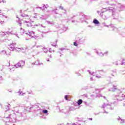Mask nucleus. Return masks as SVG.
<instances>
[{"mask_svg":"<svg viewBox=\"0 0 125 125\" xmlns=\"http://www.w3.org/2000/svg\"><path fill=\"white\" fill-rule=\"evenodd\" d=\"M22 116L23 114H22V112H20V111L16 114H14V111L12 110H7L5 113L6 119L10 118L12 122H14L15 120H17V119H18V117H22Z\"/></svg>","mask_w":125,"mask_h":125,"instance_id":"f257e3e1","label":"nucleus"},{"mask_svg":"<svg viewBox=\"0 0 125 125\" xmlns=\"http://www.w3.org/2000/svg\"><path fill=\"white\" fill-rule=\"evenodd\" d=\"M16 45V42H13L10 45H9V50L11 51H16V48L17 47H15ZM17 51H21L22 52H25L26 51V48H18Z\"/></svg>","mask_w":125,"mask_h":125,"instance_id":"f03ea898","label":"nucleus"},{"mask_svg":"<svg viewBox=\"0 0 125 125\" xmlns=\"http://www.w3.org/2000/svg\"><path fill=\"white\" fill-rule=\"evenodd\" d=\"M118 92V94L115 96L114 99L115 100H117V101H123V100H124L125 98V95L122 93L121 91L120 92Z\"/></svg>","mask_w":125,"mask_h":125,"instance_id":"7ed1b4c3","label":"nucleus"},{"mask_svg":"<svg viewBox=\"0 0 125 125\" xmlns=\"http://www.w3.org/2000/svg\"><path fill=\"white\" fill-rule=\"evenodd\" d=\"M102 108H103L104 109L105 113H107V114H108V112L106 111V109H108V110H113L114 104H105V103H104L103 105L102 106Z\"/></svg>","mask_w":125,"mask_h":125,"instance_id":"20e7f679","label":"nucleus"},{"mask_svg":"<svg viewBox=\"0 0 125 125\" xmlns=\"http://www.w3.org/2000/svg\"><path fill=\"white\" fill-rule=\"evenodd\" d=\"M25 65V61H21L17 64L14 65L13 67L10 68L11 71H14L15 68H22Z\"/></svg>","mask_w":125,"mask_h":125,"instance_id":"39448f33","label":"nucleus"},{"mask_svg":"<svg viewBox=\"0 0 125 125\" xmlns=\"http://www.w3.org/2000/svg\"><path fill=\"white\" fill-rule=\"evenodd\" d=\"M104 9H106V11H109L110 13L112 14V16L113 17H115V16H118V13H116V9L113 8V7H108L107 8H104Z\"/></svg>","mask_w":125,"mask_h":125,"instance_id":"423d86ee","label":"nucleus"},{"mask_svg":"<svg viewBox=\"0 0 125 125\" xmlns=\"http://www.w3.org/2000/svg\"><path fill=\"white\" fill-rule=\"evenodd\" d=\"M11 54V52H10V50L9 49H5V50H2L0 52V54L1 55H7V56H10V54Z\"/></svg>","mask_w":125,"mask_h":125,"instance_id":"0eeeda50","label":"nucleus"},{"mask_svg":"<svg viewBox=\"0 0 125 125\" xmlns=\"http://www.w3.org/2000/svg\"><path fill=\"white\" fill-rule=\"evenodd\" d=\"M108 91H111L114 92V91H117V92H121V90L117 88V86L113 85L112 87L108 89Z\"/></svg>","mask_w":125,"mask_h":125,"instance_id":"6e6552de","label":"nucleus"},{"mask_svg":"<svg viewBox=\"0 0 125 125\" xmlns=\"http://www.w3.org/2000/svg\"><path fill=\"white\" fill-rule=\"evenodd\" d=\"M37 48L39 47L40 49L43 51L44 53H47V52H48V51L51 52V48L47 49L44 47L43 48L42 46H37Z\"/></svg>","mask_w":125,"mask_h":125,"instance_id":"1a4fd4ad","label":"nucleus"},{"mask_svg":"<svg viewBox=\"0 0 125 125\" xmlns=\"http://www.w3.org/2000/svg\"><path fill=\"white\" fill-rule=\"evenodd\" d=\"M101 72H103V70H98L97 71H96V73L95 72H89V74L90 75H92V76H96L98 73H99L100 75H101Z\"/></svg>","mask_w":125,"mask_h":125,"instance_id":"9d476101","label":"nucleus"},{"mask_svg":"<svg viewBox=\"0 0 125 125\" xmlns=\"http://www.w3.org/2000/svg\"><path fill=\"white\" fill-rule=\"evenodd\" d=\"M26 35H28L29 36L30 38H34V36L35 35V32L33 31H29L28 33H25Z\"/></svg>","mask_w":125,"mask_h":125,"instance_id":"9b49d317","label":"nucleus"},{"mask_svg":"<svg viewBox=\"0 0 125 125\" xmlns=\"http://www.w3.org/2000/svg\"><path fill=\"white\" fill-rule=\"evenodd\" d=\"M21 16L22 17H24L25 19L27 18V19H29V20H30V21H32V20L31 19V17H30V16H29L28 15H26L25 14H22L21 15Z\"/></svg>","mask_w":125,"mask_h":125,"instance_id":"f8f14e48","label":"nucleus"},{"mask_svg":"<svg viewBox=\"0 0 125 125\" xmlns=\"http://www.w3.org/2000/svg\"><path fill=\"white\" fill-rule=\"evenodd\" d=\"M102 24L104 26V27H107V28H109V27H110L111 28H113V27H114V25L110 24L107 25L105 22H103Z\"/></svg>","mask_w":125,"mask_h":125,"instance_id":"ddd939ff","label":"nucleus"},{"mask_svg":"<svg viewBox=\"0 0 125 125\" xmlns=\"http://www.w3.org/2000/svg\"><path fill=\"white\" fill-rule=\"evenodd\" d=\"M86 17H87V16L86 15H83V14L80 15L79 16V18H80V19L81 20H83H83L86 19Z\"/></svg>","mask_w":125,"mask_h":125,"instance_id":"4468645a","label":"nucleus"},{"mask_svg":"<svg viewBox=\"0 0 125 125\" xmlns=\"http://www.w3.org/2000/svg\"><path fill=\"white\" fill-rule=\"evenodd\" d=\"M117 120L118 121V122H119V123L120 124H124V123H125V119H122V118L119 117L117 119Z\"/></svg>","mask_w":125,"mask_h":125,"instance_id":"2eb2a0df","label":"nucleus"},{"mask_svg":"<svg viewBox=\"0 0 125 125\" xmlns=\"http://www.w3.org/2000/svg\"><path fill=\"white\" fill-rule=\"evenodd\" d=\"M42 5L43 6L39 7V8H40V9H42V10H43L45 9V8H47V7H48V6L47 5H45L44 4H43Z\"/></svg>","mask_w":125,"mask_h":125,"instance_id":"dca6fc26","label":"nucleus"},{"mask_svg":"<svg viewBox=\"0 0 125 125\" xmlns=\"http://www.w3.org/2000/svg\"><path fill=\"white\" fill-rule=\"evenodd\" d=\"M14 114H15V115H16L17 113H18L20 111L19 109H18V107H14Z\"/></svg>","mask_w":125,"mask_h":125,"instance_id":"f3484780","label":"nucleus"},{"mask_svg":"<svg viewBox=\"0 0 125 125\" xmlns=\"http://www.w3.org/2000/svg\"><path fill=\"white\" fill-rule=\"evenodd\" d=\"M5 19H6V17H5V16L1 15L0 16V20L4 21Z\"/></svg>","mask_w":125,"mask_h":125,"instance_id":"a211bd4d","label":"nucleus"},{"mask_svg":"<svg viewBox=\"0 0 125 125\" xmlns=\"http://www.w3.org/2000/svg\"><path fill=\"white\" fill-rule=\"evenodd\" d=\"M96 53L99 55V56H101V57H103V56H104V54L103 53L99 52V51H96Z\"/></svg>","mask_w":125,"mask_h":125,"instance_id":"6ab92c4d","label":"nucleus"},{"mask_svg":"<svg viewBox=\"0 0 125 125\" xmlns=\"http://www.w3.org/2000/svg\"><path fill=\"white\" fill-rule=\"evenodd\" d=\"M93 23H94V24H95L96 25H98V24H99V21L95 19L93 21Z\"/></svg>","mask_w":125,"mask_h":125,"instance_id":"aec40b11","label":"nucleus"},{"mask_svg":"<svg viewBox=\"0 0 125 125\" xmlns=\"http://www.w3.org/2000/svg\"><path fill=\"white\" fill-rule=\"evenodd\" d=\"M82 103H83V100L82 99L79 100L77 102V104L78 105H79V106H80V105H81Z\"/></svg>","mask_w":125,"mask_h":125,"instance_id":"412c9836","label":"nucleus"},{"mask_svg":"<svg viewBox=\"0 0 125 125\" xmlns=\"http://www.w3.org/2000/svg\"><path fill=\"white\" fill-rule=\"evenodd\" d=\"M46 22L48 25H54V22L53 21H46Z\"/></svg>","mask_w":125,"mask_h":125,"instance_id":"4be33fe9","label":"nucleus"},{"mask_svg":"<svg viewBox=\"0 0 125 125\" xmlns=\"http://www.w3.org/2000/svg\"><path fill=\"white\" fill-rule=\"evenodd\" d=\"M19 93V95H20V96H22V95H24V94H25V93H23V92H22V91L20 90L18 92Z\"/></svg>","mask_w":125,"mask_h":125,"instance_id":"5701e85b","label":"nucleus"},{"mask_svg":"<svg viewBox=\"0 0 125 125\" xmlns=\"http://www.w3.org/2000/svg\"><path fill=\"white\" fill-rule=\"evenodd\" d=\"M35 65H41V63H40V61L39 60H37L35 62Z\"/></svg>","mask_w":125,"mask_h":125,"instance_id":"b1692460","label":"nucleus"},{"mask_svg":"<svg viewBox=\"0 0 125 125\" xmlns=\"http://www.w3.org/2000/svg\"><path fill=\"white\" fill-rule=\"evenodd\" d=\"M20 31H21V34H24V32H25V30L24 29H23V28H21Z\"/></svg>","mask_w":125,"mask_h":125,"instance_id":"393cba45","label":"nucleus"},{"mask_svg":"<svg viewBox=\"0 0 125 125\" xmlns=\"http://www.w3.org/2000/svg\"><path fill=\"white\" fill-rule=\"evenodd\" d=\"M42 112L44 113V114H47V113H48V111L46 109H44L42 110Z\"/></svg>","mask_w":125,"mask_h":125,"instance_id":"a878e982","label":"nucleus"},{"mask_svg":"<svg viewBox=\"0 0 125 125\" xmlns=\"http://www.w3.org/2000/svg\"><path fill=\"white\" fill-rule=\"evenodd\" d=\"M24 110H26V111H29L30 110H31V107H25Z\"/></svg>","mask_w":125,"mask_h":125,"instance_id":"bb28decb","label":"nucleus"},{"mask_svg":"<svg viewBox=\"0 0 125 125\" xmlns=\"http://www.w3.org/2000/svg\"><path fill=\"white\" fill-rule=\"evenodd\" d=\"M121 65H125V60H123L122 62V63H121Z\"/></svg>","mask_w":125,"mask_h":125,"instance_id":"cd10ccee","label":"nucleus"},{"mask_svg":"<svg viewBox=\"0 0 125 125\" xmlns=\"http://www.w3.org/2000/svg\"><path fill=\"white\" fill-rule=\"evenodd\" d=\"M108 53H109V52L108 51H106L104 53V55H108Z\"/></svg>","mask_w":125,"mask_h":125,"instance_id":"c85d7f7f","label":"nucleus"},{"mask_svg":"<svg viewBox=\"0 0 125 125\" xmlns=\"http://www.w3.org/2000/svg\"><path fill=\"white\" fill-rule=\"evenodd\" d=\"M18 24H19L20 26H21V25H22V22H21L20 21H19L18 22Z\"/></svg>","mask_w":125,"mask_h":125,"instance_id":"c756f323","label":"nucleus"},{"mask_svg":"<svg viewBox=\"0 0 125 125\" xmlns=\"http://www.w3.org/2000/svg\"><path fill=\"white\" fill-rule=\"evenodd\" d=\"M11 34H12V35H16V37H17L18 38H19V37H18V35L16 33H13V32H12L11 33Z\"/></svg>","mask_w":125,"mask_h":125,"instance_id":"7c9ffc66","label":"nucleus"},{"mask_svg":"<svg viewBox=\"0 0 125 125\" xmlns=\"http://www.w3.org/2000/svg\"><path fill=\"white\" fill-rule=\"evenodd\" d=\"M66 125H77V124L74 123V124H71L67 123Z\"/></svg>","mask_w":125,"mask_h":125,"instance_id":"2f4dec72","label":"nucleus"},{"mask_svg":"<svg viewBox=\"0 0 125 125\" xmlns=\"http://www.w3.org/2000/svg\"><path fill=\"white\" fill-rule=\"evenodd\" d=\"M104 11H103L102 12V13H101L100 14V16H101V17H102V16H103V13H104Z\"/></svg>","mask_w":125,"mask_h":125,"instance_id":"473e14b6","label":"nucleus"},{"mask_svg":"<svg viewBox=\"0 0 125 125\" xmlns=\"http://www.w3.org/2000/svg\"><path fill=\"white\" fill-rule=\"evenodd\" d=\"M116 73L115 72H113V73H111V76H113L114 77V76L116 75Z\"/></svg>","mask_w":125,"mask_h":125,"instance_id":"72a5a7b5","label":"nucleus"},{"mask_svg":"<svg viewBox=\"0 0 125 125\" xmlns=\"http://www.w3.org/2000/svg\"><path fill=\"white\" fill-rule=\"evenodd\" d=\"M56 45H56V43H54L52 44V46H54L55 47L56 46Z\"/></svg>","mask_w":125,"mask_h":125,"instance_id":"f704fd0d","label":"nucleus"},{"mask_svg":"<svg viewBox=\"0 0 125 125\" xmlns=\"http://www.w3.org/2000/svg\"><path fill=\"white\" fill-rule=\"evenodd\" d=\"M4 23V21L0 20V24H3Z\"/></svg>","mask_w":125,"mask_h":125,"instance_id":"c9c22d12","label":"nucleus"},{"mask_svg":"<svg viewBox=\"0 0 125 125\" xmlns=\"http://www.w3.org/2000/svg\"><path fill=\"white\" fill-rule=\"evenodd\" d=\"M74 45H75V46H78V43H77L76 42H74Z\"/></svg>","mask_w":125,"mask_h":125,"instance_id":"e433bc0d","label":"nucleus"},{"mask_svg":"<svg viewBox=\"0 0 125 125\" xmlns=\"http://www.w3.org/2000/svg\"><path fill=\"white\" fill-rule=\"evenodd\" d=\"M64 98L66 100H68V95H65Z\"/></svg>","mask_w":125,"mask_h":125,"instance_id":"4c0bfd02","label":"nucleus"},{"mask_svg":"<svg viewBox=\"0 0 125 125\" xmlns=\"http://www.w3.org/2000/svg\"><path fill=\"white\" fill-rule=\"evenodd\" d=\"M96 78H98V79H100L101 78V76H97V75H96Z\"/></svg>","mask_w":125,"mask_h":125,"instance_id":"58836bf2","label":"nucleus"},{"mask_svg":"<svg viewBox=\"0 0 125 125\" xmlns=\"http://www.w3.org/2000/svg\"><path fill=\"white\" fill-rule=\"evenodd\" d=\"M60 50H62H62H65V48H61L59 49Z\"/></svg>","mask_w":125,"mask_h":125,"instance_id":"ea45409f","label":"nucleus"},{"mask_svg":"<svg viewBox=\"0 0 125 125\" xmlns=\"http://www.w3.org/2000/svg\"><path fill=\"white\" fill-rule=\"evenodd\" d=\"M1 2L4 3L5 2L4 0H0V3H1Z\"/></svg>","mask_w":125,"mask_h":125,"instance_id":"a19ab883","label":"nucleus"},{"mask_svg":"<svg viewBox=\"0 0 125 125\" xmlns=\"http://www.w3.org/2000/svg\"><path fill=\"white\" fill-rule=\"evenodd\" d=\"M103 18L104 19H107V18H108V17H105V16H104V17H103Z\"/></svg>","mask_w":125,"mask_h":125,"instance_id":"79ce46f5","label":"nucleus"},{"mask_svg":"<svg viewBox=\"0 0 125 125\" xmlns=\"http://www.w3.org/2000/svg\"><path fill=\"white\" fill-rule=\"evenodd\" d=\"M99 93V90L98 89H96V93Z\"/></svg>","mask_w":125,"mask_h":125,"instance_id":"37998d69","label":"nucleus"},{"mask_svg":"<svg viewBox=\"0 0 125 125\" xmlns=\"http://www.w3.org/2000/svg\"><path fill=\"white\" fill-rule=\"evenodd\" d=\"M60 9H62V10H63V9H64V8H63V7H62V6H60Z\"/></svg>","mask_w":125,"mask_h":125,"instance_id":"c03bdc74","label":"nucleus"},{"mask_svg":"<svg viewBox=\"0 0 125 125\" xmlns=\"http://www.w3.org/2000/svg\"><path fill=\"white\" fill-rule=\"evenodd\" d=\"M31 65H32L33 66H34V65H36V63H35V62H32V63H31Z\"/></svg>","mask_w":125,"mask_h":125,"instance_id":"a18cd8bd","label":"nucleus"},{"mask_svg":"<svg viewBox=\"0 0 125 125\" xmlns=\"http://www.w3.org/2000/svg\"><path fill=\"white\" fill-rule=\"evenodd\" d=\"M2 36H5V33L2 32Z\"/></svg>","mask_w":125,"mask_h":125,"instance_id":"49530a36","label":"nucleus"},{"mask_svg":"<svg viewBox=\"0 0 125 125\" xmlns=\"http://www.w3.org/2000/svg\"><path fill=\"white\" fill-rule=\"evenodd\" d=\"M115 65L116 66H118V65H119V64L118 63V62H115Z\"/></svg>","mask_w":125,"mask_h":125,"instance_id":"de8ad7c7","label":"nucleus"},{"mask_svg":"<svg viewBox=\"0 0 125 125\" xmlns=\"http://www.w3.org/2000/svg\"><path fill=\"white\" fill-rule=\"evenodd\" d=\"M67 27H65L63 28L64 31H66L67 30Z\"/></svg>","mask_w":125,"mask_h":125,"instance_id":"09e8293b","label":"nucleus"},{"mask_svg":"<svg viewBox=\"0 0 125 125\" xmlns=\"http://www.w3.org/2000/svg\"><path fill=\"white\" fill-rule=\"evenodd\" d=\"M97 13H98V14H99L100 13V11H97Z\"/></svg>","mask_w":125,"mask_h":125,"instance_id":"8fccbe9b","label":"nucleus"},{"mask_svg":"<svg viewBox=\"0 0 125 125\" xmlns=\"http://www.w3.org/2000/svg\"><path fill=\"white\" fill-rule=\"evenodd\" d=\"M90 80V81H93V78H92V77H91Z\"/></svg>","mask_w":125,"mask_h":125,"instance_id":"3c124183","label":"nucleus"},{"mask_svg":"<svg viewBox=\"0 0 125 125\" xmlns=\"http://www.w3.org/2000/svg\"><path fill=\"white\" fill-rule=\"evenodd\" d=\"M84 96H85V97H87V95L86 94L84 95Z\"/></svg>","mask_w":125,"mask_h":125,"instance_id":"603ef678","label":"nucleus"},{"mask_svg":"<svg viewBox=\"0 0 125 125\" xmlns=\"http://www.w3.org/2000/svg\"><path fill=\"white\" fill-rule=\"evenodd\" d=\"M26 26H27V27H30V24H26Z\"/></svg>","mask_w":125,"mask_h":125,"instance_id":"864d4df0","label":"nucleus"},{"mask_svg":"<svg viewBox=\"0 0 125 125\" xmlns=\"http://www.w3.org/2000/svg\"><path fill=\"white\" fill-rule=\"evenodd\" d=\"M88 120H89L90 121H92V118H89Z\"/></svg>","mask_w":125,"mask_h":125,"instance_id":"5fc2aeb1","label":"nucleus"},{"mask_svg":"<svg viewBox=\"0 0 125 125\" xmlns=\"http://www.w3.org/2000/svg\"><path fill=\"white\" fill-rule=\"evenodd\" d=\"M24 23H28V21H24Z\"/></svg>","mask_w":125,"mask_h":125,"instance_id":"6e6d98bb","label":"nucleus"},{"mask_svg":"<svg viewBox=\"0 0 125 125\" xmlns=\"http://www.w3.org/2000/svg\"><path fill=\"white\" fill-rule=\"evenodd\" d=\"M7 106L8 109H9V104H8V105Z\"/></svg>","mask_w":125,"mask_h":125,"instance_id":"4d7b16f0","label":"nucleus"},{"mask_svg":"<svg viewBox=\"0 0 125 125\" xmlns=\"http://www.w3.org/2000/svg\"><path fill=\"white\" fill-rule=\"evenodd\" d=\"M41 27H43V28H45V26H43L42 24H41Z\"/></svg>","mask_w":125,"mask_h":125,"instance_id":"13d9d810","label":"nucleus"},{"mask_svg":"<svg viewBox=\"0 0 125 125\" xmlns=\"http://www.w3.org/2000/svg\"><path fill=\"white\" fill-rule=\"evenodd\" d=\"M0 80H2V77H0Z\"/></svg>","mask_w":125,"mask_h":125,"instance_id":"bf43d9fd","label":"nucleus"},{"mask_svg":"<svg viewBox=\"0 0 125 125\" xmlns=\"http://www.w3.org/2000/svg\"><path fill=\"white\" fill-rule=\"evenodd\" d=\"M36 26H37V27H38V26H40V24H37V25H36Z\"/></svg>","mask_w":125,"mask_h":125,"instance_id":"052dcab7","label":"nucleus"},{"mask_svg":"<svg viewBox=\"0 0 125 125\" xmlns=\"http://www.w3.org/2000/svg\"><path fill=\"white\" fill-rule=\"evenodd\" d=\"M72 23H75V21H72Z\"/></svg>","mask_w":125,"mask_h":125,"instance_id":"680f3d73","label":"nucleus"},{"mask_svg":"<svg viewBox=\"0 0 125 125\" xmlns=\"http://www.w3.org/2000/svg\"><path fill=\"white\" fill-rule=\"evenodd\" d=\"M50 58H52V56H51V55H50Z\"/></svg>","mask_w":125,"mask_h":125,"instance_id":"e2e57ef3","label":"nucleus"},{"mask_svg":"<svg viewBox=\"0 0 125 125\" xmlns=\"http://www.w3.org/2000/svg\"><path fill=\"white\" fill-rule=\"evenodd\" d=\"M20 12H21V13H22V10H21Z\"/></svg>","mask_w":125,"mask_h":125,"instance_id":"0e129e2a","label":"nucleus"},{"mask_svg":"<svg viewBox=\"0 0 125 125\" xmlns=\"http://www.w3.org/2000/svg\"><path fill=\"white\" fill-rule=\"evenodd\" d=\"M47 62L49 61V60H47Z\"/></svg>","mask_w":125,"mask_h":125,"instance_id":"69168bd1","label":"nucleus"},{"mask_svg":"<svg viewBox=\"0 0 125 125\" xmlns=\"http://www.w3.org/2000/svg\"><path fill=\"white\" fill-rule=\"evenodd\" d=\"M16 18H18V16H16Z\"/></svg>","mask_w":125,"mask_h":125,"instance_id":"338daca9","label":"nucleus"},{"mask_svg":"<svg viewBox=\"0 0 125 125\" xmlns=\"http://www.w3.org/2000/svg\"><path fill=\"white\" fill-rule=\"evenodd\" d=\"M78 76H81V74H79L78 75Z\"/></svg>","mask_w":125,"mask_h":125,"instance_id":"774afa93","label":"nucleus"}]
</instances>
